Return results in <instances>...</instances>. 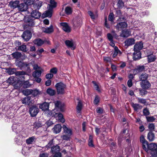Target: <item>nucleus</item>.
Wrapping results in <instances>:
<instances>
[{
    "label": "nucleus",
    "instance_id": "f257e3e1",
    "mask_svg": "<svg viewBox=\"0 0 157 157\" xmlns=\"http://www.w3.org/2000/svg\"><path fill=\"white\" fill-rule=\"evenodd\" d=\"M143 149L148 154L151 155V157H157V145L155 143H148Z\"/></svg>",
    "mask_w": 157,
    "mask_h": 157
},
{
    "label": "nucleus",
    "instance_id": "f03ea898",
    "mask_svg": "<svg viewBox=\"0 0 157 157\" xmlns=\"http://www.w3.org/2000/svg\"><path fill=\"white\" fill-rule=\"evenodd\" d=\"M55 87L56 88L58 94H63L65 92L64 89L66 88L65 85L61 82L57 83Z\"/></svg>",
    "mask_w": 157,
    "mask_h": 157
},
{
    "label": "nucleus",
    "instance_id": "7ed1b4c3",
    "mask_svg": "<svg viewBox=\"0 0 157 157\" xmlns=\"http://www.w3.org/2000/svg\"><path fill=\"white\" fill-rule=\"evenodd\" d=\"M128 27V24L127 22H121L117 23L115 26L116 29L118 31L124 29Z\"/></svg>",
    "mask_w": 157,
    "mask_h": 157
},
{
    "label": "nucleus",
    "instance_id": "20e7f679",
    "mask_svg": "<svg viewBox=\"0 0 157 157\" xmlns=\"http://www.w3.org/2000/svg\"><path fill=\"white\" fill-rule=\"evenodd\" d=\"M29 111L32 117H35L38 113L39 109L36 106H33L30 108Z\"/></svg>",
    "mask_w": 157,
    "mask_h": 157
},
{
    "label": "nucleus",
    "instance_id": "39448f33",
    "mask_svg": "<svg viewBox=\"0 0 157 157\" xmlns=\"http://www.w3.org/2000/svg\"><path fill=\"white\" fill-rule=\"evenodd\" d=\"M145 68L144 65H138L133 70V72L135 74H137L145 71Z\"/></svg>",
    "mask_w": 157,
    "mask_h": 157
},
{
    "label": "nucleus",
    "instance_id": "423d86ee",
    "mask_svg": "<svg viewBox=\"0 0 157 157\" xmlns=\"http://www.w3.org/2000/svg\"><path fill=\"white\" fill-rule=\"evenodd\" d=\"M31 32L29 31H25L21 36L26 41H29L31 37Z\"/></svg>",
    "mask_w": 157,
    "mask_h": 157
},
{
    "label": "nucleus",
    "instance_id": "0eeeda50",
    "mask_svg": "<svg viewBox=\"0 0 157 157\" xmlns=\"http://www.w3.org/2000/svg\"><path fill=\"white\" fill-rule=\"evenodd\" d=\"M60 25L62 29L65 32L67 33L70 32L71 30V28L67 23L61 22L60 23Z\"/></svg>",
    "mask_w": 157,
    "mask_h": 157
},
{
    "label": "nucleus",
    "instance_id": "6e6552de",
    "mask_svg": "<svg viewBox=\"0 0 157 157\" xmlns=\"http://www.w3.org/2000/svg\"><path fill=\"white\" fill-rule=\"evenodd\" d=\"M26 3H21L18 6V9L21 12H24L26 11L28 8V6L27 4L30 3L29 2H26Z\"/></svg>",
    "mask_w": 157,
    "mask_h": 157
},
{
    "label": "nucleus",
    "instance_id": "1a4fd4ad",
    "mask_svg": "<svg viewBox=\"0 0 157 157\" xmlns=\"http://www.w3.org/2000/svg\"><path fill=\"white\" fill-rule=\"evenodd\" d=\"M31 148V147L27 146L26 145H24L22 149V154L24 155H28L30 152Z\"/></svg>",
    "mask_w": 157,
    "mask_h": 157
},
{
    "label": "nucleus",
    "instance_id": "9d476101",
    "mask_svg": "<svg viewBox=\"0 0 157 157\" xmlns=\"http://www.w3.org/2000/svg\"><path fill=\"white\" fill-rule=\"evenodd\" d=\"M143 47V44L142 42H139L136 43L134 46V51L140 52Z\"/></svg>",
    "mask_w": 157,
    "mask_h": 157
},
{
    "label": "nucleus",
    "instance_id": "9b49d317",
    "mask_svg": "<svg viewBox=\"0 0 157 157\" xmlns=\"http://www.w3.org/2000/svg\"><path fill=\"white\" fill-rule=\"evenodd\" d=\"M55 104L56 108H58L61 111L63 112L64 111V103L59 101H57L55 102Z\"/></svg>",
    "mask_w": 157,
    "mask_h": 157
},
{
    "label": "nucleus",
    "instance_id": "f8f14e48",
    "mask_svg": "<svg viewBox=\"0 0 157 157\" xmlns=\"http://www.w3.org/2000/svg\"><path fill=\"white\" fill-rule=\"evenodd\" d=\"M65 43L68 48H71L72 50H74L75 49V46L74 45L73 41L72 40H66L65 42Z\"/></svg>",
    "mask_w": 157,
    "mask_h": 157
},
{
    "label": "nucleus",
    "instance_id": "ddd939ff",
    "mask_svg": "<svg viewBox=\"0 0 157 157\" xmlns=\"http://www.w3.org/2000/svg\"><path fill=\"white\" fill-rule=\"evenodd\" d=\"M140 85L141 87L144 89H147L151 86V84L148 81L141 82Z\"/></svg>",
    "mask_w": 157,
    "mask_h": 157
},
{
    "label": "nucleus",
    "instance_id": "4468645a",
    "mask_svg": "<svg viewBox=\"0 0 157 157\" xmlns=\"http://www.w3.org/2000/svg\"><path fill=\"white\" fill-rule=\"evenodd\" d=\"M131 34V32L128 29L122 30L121 33L120 35L121 37H127Z\"/></svg>",
    "mask_w": 157,
    "mask_h": 157
},
{
    "label": "nucleus",
    "instance_id": "2eb2a0df",
    "mask_svg": "<svg viewBox=\"0 0 157 157\" xmlns=\"http://www.w3.org/2000/svg\"><path fill=\"white\" fill-rule=\"evenodd\" d=\"M41 15V13L38 10H33L31 13L32 17L35 19H38Z\"/></svg>",
    "mask_w": 157,
    "mask_h": 157
},
{
    "label": "nucleus",
    "instance_id": "dca6fc26",
    "mask_svg": "<svg viewBox=\"0 0 157 157\" xmlns=\"http://www.w3.org/2000/svg\"><path fill=\"white\" fill-rule=\"evenodd\" d=\"M140 52L134 51L133 54V59L134 60H137L141 58Z\"/></svg>",
    "mask_w": 157,
    "mask_h": 157
},
{
    "label": "nucleus",
    "instance_id": "f3484780",
    "mask_svg": "<svg viewBox=\"0 0 157 157\" xmlns=\"http://www.w3.org/2000/svg\"><path fill=\"white\" fill-rule=\"evenodd\" d=\"M148 77V75L145 73H142L139 76L140 80L141 82L147 81V79Z\"/></svg>",
    "mask_w": 157,
    "mask_h": 157
},
{
    "label": "nucleus",
    "instance_id": "a211bd4d",
    "mask_svg": "<svg viewBox=\"0 0 157 157\" xmlns=\"http://www.w3.org/2000/svg\"><path fill=\"white\" fill-rule=\"evenodd\" d=\"M52 9L49 8V10L45 11L42 15V17L43 18L46 17H51L52 14Z\"/></svg>",
    "mask_w": 157,
    "mask_h": 157
},
{
    "label": "nucleus",
    "instance_id": "6ab92c4d",
    "mask_svg": "<svg viewBox=\"0 0 157 157\" xmlns=\"http://www.w3.org/2000/svg\"><path fill=\"white\" fill-rule=\"evenodd\" d=\"M122 54V52L118 48L117 46H115L114 52L113 55V57L114 58L117 55L121 56Z\"/></svg>",
    "mask_w": 157,
    "mask_h": 157
},
{
    "label": "nucleus",
    "instance_id": "aec40b11",
    "mask_svg": "<svg viewBox=\"0 0 157 157\" xmlns=\"http://www.w3.org/2000/svg\"><path fill=\"white\" fill-rule=\"evenodd\" d=\"M22 103L27 105H29L32 101L31 98L30 97H27L24 98L22 100Z\"/></svg>",
    "mask_w": 157,
    "mask_h": 157
},
{
    "label": "nucleus",
    "instance_id": "412c9836",
    "mask_svg": "<svg viewBox=\"0 0 157 157\" xmlns=\"http://www.w3.org/2000/svg\"><path fill=\"white\" fill-rule=\"evenodd\" d=\"M42 5V2L39 1L36 2L33 4V8L32 9H35L34 10H38L41 7Z\"/></svg>",
    "mask_w": 157,
    "mask_h": 157
},
{
    "label": "nucleus",
    "instance_id": "4be33fe9",
    "mask_svg": "<svg viewBox=\"0 0 157 157\" xmlns=\"http://www.w3.org/2000/svg\"><path fill=\"white\" fill-rule=\"evenodd\" d=\"M63 128L64 133L68 136H70L72 134V130L71 129L68 128L66 125H63Z\"/></svg>",
    "mask_w": 157,
    "mask_h": 157
},
{
    "label": "nucleus",
    "instance_id": "5701e85b",
    "mask_svg": "<svg viewBox=\"0 0 157 157\" xmlns=\"http://www.w3.org/2000/svg\"><path fill=\"white\" fill-rule=\"evenodd\" d=\"M135 40L133 38H129L125 41V45L127 46L132 45L135 44Z\"/></svg>",
    "mask_w": 157,
    "mask_h": 157
},
{
    "label": "nucleus",
    "instance_id": "b1692460",
    "mask_svg": "<svg viewBox=\"0 0 157 157\" xmlns=\"http://www.w3.org/2000/svg\"><path fill=\"white\" fill-rule=\"evenodd\" d=\"M131 106L135 111H138V110L141 109L143 107L142 105L137 103H132Z\"/></svg>",
    "mask_w": 157,
    "mask_h": 157
},
{
    "label": "nucleus",
    "instance_id": "393cba45",
    "mask_svg": "<svg viewBox=\"0 0 157 157\" xmlns=\"http://www.w3.org/2000/svg\"><path fill=\"white\" fill-rule=\"evenodd\" d=\"M49 104L47 102H44L40 104L39 106L40 109L42 110L45 111L48 109L49 108Z\"/></svg>",
    "mask_w": 157,
    "mask_h": 157
},
{
    "label": "nucleus",
    "instance_id": "a878e982",
    "mask_svg": "<svg viewBox=\"0 0 157 157\" xmlns=\"http://www.w3.org/2000/svg\"><path fill=\"white\" fill-rule=\"evenodd\" d=\"M61 128L62 127L60 124H58L56 125L53 128L54 132L56 133H59L61 131Z\"/></svg>",
    "mask_w": 157,
    "mask_h": 157
},
{
    "label": "nucleus",
    "instance_id": "bb28decb",
    "mask_svg": "<svg viewBox=\"0 0 157 157\" xmlns=\"http://www.w3.org/2000/svg\"><path fill=\"white\" fill-rule=\"evenodd\" d=\"M140 142L142 144V148H143L145 146H146L147 144L148 143V142L145 139L144 136H141L140 138Z\"/></svg>",
    "mask_w": 157,
    "mask_h": 157
},
{
    "label": "nucleus",
    "instance_id": "cd10ccee",
    "mask_svg": "<svg viewBox=\"0 0 157 157\" xmlns=\"http://www.w3.org/2000/svg\"><path fill=\"white\" fill-rule=\"evenodd\" d=\"M54 115L56 117L57 116V119L60 122L62 123L64 122L65 120L63 119V115L62 113H56Z\"/></svg>",
    "mask_w": 157,
    "mask_h": 157
},
{
    "label": "nucleus",
    "instance_id": "c85d7f7f",
    "mask_svg": "<svg viewBox=\"0 0 157 157\" xmlns=\"http://www.w3.org/2000/svg\"><path fill=\"white\" fill-rule=\"evenodd\" d=\"M19 2L18 1H15L14 2H10L9 5L13 9L18 7Z\"/></svg>",
    "mask_w": 157,
    "mask_h": 157
},
{
    "label": "nucleus",
    "instance_id": "c756f323",
    "mask_svg": "<svg viewBox=\"0 0 157 157\" xmlns=\"http://www.w3.org/2000/svg\"><path fill=\"white\" fill-rule=\"evenodd\" d=\"M43 71V70L35 71L33 72V76L34 78L39 77L41 75L42 72Z\"/></svg>",
    "mask_w": 157,
    "mask_h": 157
},
{
    "label": "nucleus",
    "instance_id": "7c9ffc66",
    "mask_svg": "<svg viewBox=\"0 0 157 157\" xmlns=\"http://www.w3.org/2000/svg\"><path fill=\"white\" fill-rule=\"evenodd\" d=\"M60 148L59 146L56 145L51 148V151L53 154L59 152Z\"/></svg>",
    "mask_w": 157,
    "mask_h": 157
},
{
    "label": "nucleus",
    "instance_id": "2f4dec72",
    "mask_svg": "<svg viewBox=\"0 0 157 157\" xmlns=\"http://www.w3.org/2000/svg\"><path fill=\"white\" fill-rule=\"evenodd\" d=\"M11 55L14 58L17 59L20 58L22 56L21 53L19 52H15L13 53Z\"/></svg>",
    "mask_w": 157,
    "mask_h": 157
},
{
    "label": "nucleus",
    "instance_id": "473e14b6",
    "mask_svg": "<svg viewBox=\"0 0 157 157\" xmlns=\"http://www.w3.org/2000/svg\"><path fill=\"white\" fill-rule=\"evenodd\" d=\"M93 137L92 136L90 135L88 140V145L90 147H94V145L93 143Z\"/></svg>",
    "mask_w": 157,
    "mask_h": 157
},
{
    "label": "nucleus",
    "instance_id": "72a5a7b5",
    "mask_svg": "<svg viewBox=\"0 0 157 157\" xmlns=\"http://www.w3.org/2000/svg\"><path fill=\"white\" fill-rule=\"evenodd\" d=\"M17 50L23 52H26L28 50L26 48V45L25 44H23L18 47Z\"/></svg>",
    "mask_w": 157,
    "mask_h": 157
},
{
    "label": "nucleus",
    "instance_id": "f704fd0d",
    "mask_svg": "<svg viewBox=\"0 0 157 157\" xmlns=\"http://www.w3.org/2000/svg\"><path fill=\"white\" fill-rule=\"evenodd\" d=\"M50 4L48 5V7L53 9V8L56 7V3L54 0H50Z\"/></svg>",
    "mask_w": 157,
    "mask_h": 157
},
{
    "label": "nucleus",
    "instance_id": "c9c22d12",
    "mask_svg": "<svg viewBox=\"0 0 157 157\" xmlns=\"http://www.w3.org/2000/svg\"><path fill=\"white\" fill-rule=\"evenodd\" d=\"M53 31V26L51 25L49 27L45 28L43 31L47 33H50Z\"/></svg>",
    "mask_w": 157,
    "mask_h": 157
},
{
    "label": "nucleus",
    "instance_id": "e433bc0d",
    "mask_svg": "<svg viewBox=\"0 0 157 157\" xmlns=\"http://www.w3.org/2000/svg\"><path fill=\"white\" fill-rule=\"evenodd\" d=\"M155 138V135L153 133L151 132L148 133L147 136V138L150 141H153L154 140Z\"/></svg>",
    "mask_w": 157,
    "mask_h": 157
},
{
    "label": "nucleus",
    "instance_id": "4c0bfd02",
    "mask_svg": "<svg viewBox=\"0 0 157 157\" xmlns=\"http://www.w3.org/2000/svg\"><path fill=\"white\" fill-rule=\"evenodd\" d=\"M46 92L50 96H53L56 93L55 91L50 88L47 89Z\"/></svg>",
    "mask_w": 157,
    "mask_h": 157
},
{
    "label": "nucleus",
    "instance_id": "58836bf2",
    "mask_svg": "<svg viewBox=\"0 0 157 157\" xmlns=\"http://www.w3.org/2000/svg\"><path fill=\"white\" fill-rule=\"evenodd\" d=\"M82 108V104L81 101H79L77 106V112L78 113H80Z\"/></svg>",
    "mask_w": 157,
    "mask_h": 157
},
{
    "label": "nucleus",
    "instance_id": "ea45409f",
    "mask_svg": "<svg viewBox=\"0 0 157 157\" xmlns=\"http://www.w3.org/2000/svg\"><path fill=\"white\" fill-rule=\"evenodd\" d=\"M34 43L35 44L39 46H41L44 43L43 41L40 39L35 40Z\"/></svg>",
    "mask_w": 157,
    "mask_h": 157
},
{
    "label": "nucleus",
    "instance_id": "a19ab883",
    "mask_svg": "<svg viewBox=\"0 0 157 157\" xmlns=\"http://www.w3.org/2000/svg\"><path fill=\"white\" fill-rule=\"evenodd\" d=\"M35 139L34 136H32L29 137L26 140V142L28 144H32V143H33Z\"/></svg>",
    "mask_w": 157,
    "mask_h": 157
},
{
    "label": "nucleus",
    "instance_id": "79ce46f5",
    "mask_svg": "<svg viewBox=\"0 0 157 157\" xmlns=\"http://www.w3.org/2000/svg\"><path fill=\"white\" fill-rule=\"evenodd\" d=\"M44 124V123H43L40 122V121H38L37 122H35L34 124V126L35 128L36 129L38 128L39 127L42 126Z\"/></svg>",
    "mask_w": 157,
    "mask_h": 157
},
{
    "label": "nucleus",
    "instance_id": "37998d69",
    "mask_svg": "<svg viewBox=\"0 0 157 157\" xmlns=\"http://www.w3.org/2000/svg\"><path fill=\"white\" fill-rule=\"evenodd\" d=\"M17 65L18 66V67L20 68H22L23 69L25 67V66H27V63H25L22 62H18L17 64Z\"/></svg>",
    "mask_w": 157,
    "mask_h": 157
},
{
    "label": "nucleus",
    "instance_id": "c03bdc74",
    "mask_svg": "<svg viewBox=\"0 0 157 157\" xmlns=\"http://www.w3.org/2000/svg\"><path fill=\"white\" fill-rule=\"evenodd\" d=\"M147 57L148 61L149 62L154 61L156 59L155 56L152 55H149Z\"/></svg>",
    "mask_w": 157,
    "mask_h": 157
},
{
    "label": "nucleus",
    "instance_id": "a18cd8bd",
    "mask_svg": "<svg viewBox=\"0 0 157 157\" xmlns=\"http://www.w3.org/2000/svg\"><path fill=\"white\" fill-rule=\"evenodd\" d=\"M138 101L139 103L146 105L147 103V101L146 99L140 98H137Z\"/></svg>",
    "mask_w": 157,
    "mask_h": 157
},
{
    "label": "nucleus",
    "instance_id": "49530a36",
    "mask_svg": "<svg viewBox=\"0 0 157 157\" xmlns=\"http://www.w3.org/2000/svg\"><path fill=\"white\" fill-rule=\"evenodd\" d=\"M22 85V82L21 81H18L17 82L16 84L15 85L14 87L16 89H19Z\"/></svg>",
    "mask_w": 157,
    "mask_h": 157
},
{
    "label": "nucleus",
    "instance_id": "de8ad7c7",
    "mask_svg": "<svg viewBox=\"0 0 157 157\" xmlns=\"http://www.w3.org/2000/svg\"><path fill=\"white\" fill-rule=\"evenodd\" d=\"M65 12L67 14H70L72 12V10L70 7H67L65 9Z\"/></svg>",
    "mask_w": 157,
    "mask_h": 157
},
{
    "label": "nucleus",
    "instance_id": "09e8293b",
    "mask_svg": "<svg viewBox=\"0 0 157 157\" xmlns=\"http://www.w3.org/2000/svg\"><path fill=\"white\" fill-rule=\"evenodd\" d=\"M32 16H28L25 17L24 19L25 21L26 22H31L33 23V20L32 19Z\"/></svg>",
    "mask_w": 157,
    "mask_h": 157
},
{
    "label": "nucleus",
    "instance_id": "8fccbe9b",
    "mask_svg": "<svg viewBox=\"0 0 157 157\" xmlns=\"http://www.w3.org/2000/svg\"><path fill=\"white\" fill-rule=\"evenodd\" d=\"M146 119L148 122H153L155 120V118L153 116L146 117Z\"/></svg>",
    "mask_w": 157,
    "mask_h": 157
},
{
    "label": "nucleus",
    "instance_id": "3c124183",
    "mask_svg": "<svg viewBox=\"0 0 157 157\" xmlns=\"http://www.w3.org/2000/svg\"><path fill=\"white\" fill-rule=\"evenodd\" d=\"M32 92L33 90L29 89H26L23 91L24 94L26 95H28L32 94Z\"/></svg>",
    "mask_w": 157,
    "mask_h": 157
},
{
    "label": "nucleus",
    "instance_id": "603ef678",
    "mask_svg": "<svg viewBox=\"0 0 157 157\" xmlns=\"http://www.w3.org/2000/svg\"><path fill=\"white\" fill-rule=\"evenodd\" d=\"M88 13L91 18L93 20L95 19L97 17L96 15H94L93 13L90 11H89L88 12Z\"/></svg>",
    "mask_w": 157,
    "mask_h": 157
},
{
    "label": "nucleus",
    "instance_id": "864d4df0",
    "mask_svg": "<svg viewBox=\"0 0 157 157\" xmlns=\"http://www.w3.org/2000/svg\"><path fill=\"white\" fill-rule=\"evenodd\" d=\"M124 2L122 0H119L118 1L117 5L118 8H122L124 6Z\"/></svg>",
    "mask_w": 157,
    "mask_h": 157
},
{
    "label": "nucleus",
    "instance_id": "5fc2aeb1",
    "mask_svg": "<svg viewBox=\"0 0 157 157\" xmlns=\"http://www.w3.org/2000/svg\"><path fill=\"white\" fill-rule=\"evenodd\" d=\"M26 74V73L25 72L23 71H17L15 72V75L17 76L25 75Z\"/></svg>",
    "mask_w": 157,
    "mask_h": 157
},
{
    "label": "nucleus",
    "instance_id": "6e6d98bb",
    "mask_svg": "<svg viewBox=\"0 0 157 157\" xmlns=\"http://www.w3.org/2000/svg\"><path fill=\"white\" fill-rule=\"evenodd\" d=\"M143 113L144 115L145 116L149 115L150 114L149 110L147 108H145L143 109Z\"/></svg>",
    "mask_w": 157,
    "mask_h": 157
},
{
    "label": "nucleus",
    "instance_id": "4d7b16f0",
    "mask_svg": "<svg viewBox=\"0 0 157 157\" xmlns=\"http://www.w3.org/2000/svg\"><path fill=\"white\" fill-rule=\"evenodd\" d=\"M82 22V21L80 19H78L76 22H74V24L76 26L78 27L80 25Z\"/></svg>",
    "mask_w": 157,
    "mask_h": 157
},
{
    "label": "nucleus",
    "instance_id": "13d9d810",
    "mask_svg": "<svg viewBox=\"0 0 157 157\" xmlns=\"http://www.w3.org/2000/svg\"><path fill=\"white\" fill-rule=\"evenodd\" d=\"M92 83L94 84V86L96 90L98 92L100 91V88L99 87L98 85L96 83L95 81H93Z\"/></svg>",
    "mask_w": 157,
    "mask_h": 157
},
{
    "label": "nucleus",
    "instance_id": "bf43d9fd",
    "mask_svg": "<svg viewBox=\"0 0 157 157\" xmlns=\"http://www.w3.org/2000/svg\"><path fill=\"white\" fill-rule=\"evenodd\" d=\"M34 69L36 70H43L40 67L38 66V65L35 64L33 65Z\"/></svg>",
    "mask_w": 157,
    "mask_h": 157
},
{
    "label": "nucleus",
    "instance_id": "052dcab7",
    "mask_svg": "<svg viewBox=\"0 0 157 157\" xmlns=\"http://www.w3.org/2000/svg\"><path fill=\"white\" fill-rule=\"evenodd\" d=\"M57 69L56 67H53L51 69L50 72L52 73L55 74L57 73Z\"/></svg>",
    "mask_w": 157,
    "mask_h": 157
},
{
    "label": "nucleus",
    "instance_id": "680f3d73",
    "mask_svg": "<svg viewBox=\"0 0 157 157\" xmlns=\"http://www.w3.org/2000/svg\"><path fill=\"white\" fill-rule=\"evenodd\" d=\"M32 94L34 96H36L40 94V91L39 90H33Z\"/></svg>",
    "mask_w": 157,
    "mask_h": 157
},
{
    "label": "nucleus",
    "instance_id": "e2e57ef3",
    "mask_svg": "<svg viewBox=\"0 0 157 157\" xmlns=\"http://www.w3.org/2000/svg\"><path fill=\"white\" fill-rule=\"evenodd\" d=\"M15 142L16 144L18 145H21L23 143V141L22 140H20L18 138H16L15 140Z\"/></svg>",
    "mask_w": 157,
    "mask_h": 157
},
{
    "label": "nucleus",
    "instance_id": "0e129e2a",
    "mask_svg": "<svg viewBox=\"0 0 157 157\" xmlns=\"http://www.w3.org/2000/svg\"><path fill=\"white\" fill-rule=\"evenodd\" d=\"M99 101V98L98 96L96 95L95 98L94 100V103L95 104H97Z\"/></svg>",
    "mask_w": 157,
    "mask_h": 157
},
{
    "label": "nucleus",
    "instance_id": "69168bd1",
    "mask_svg": "<svg viewBox=\"0 0 157 157\" xmlns=\"http://www.w3.org/2000/svg\"><path fill=\"white\" fill-rule=\"evenodd\" d=\"M140 94L142 96H143L144 95H145L147 94V91L144 89H142L140 90Z\"/></svg>",
    "mask_w": 157,
    "mask_h": 157
},
{
    "label": "nucleus",
    "instance_id": "338daca9",
    "mask_svg": "<svg viewBox=\"0 0 157 157\" xmlns=\"http://www.w3.org/2000/svg\"><path fill=\"white\" fill-rule=\"evenodd\" d=\"M113 13H111L109 16V21L112 22L113 21Z\"/></svg>",
    "mask_w": 157,
    "mask_h": 157
},
{
    "label": "nucleus",
    "instance_id": "774afa93",
    "mask_svg": "<svg viewBox=\"0 0 157 157\" xmlns=\"http://www.w3.org/2000/svg\"><path fill=\"white\" fill-rule=\"evenodd\" d=\"M48 154L45 152H42L41 153L39 156V157H48Z\"/></svg>",
    "mask_w": 157,
    "mask_h": 157
}]
</instances>
